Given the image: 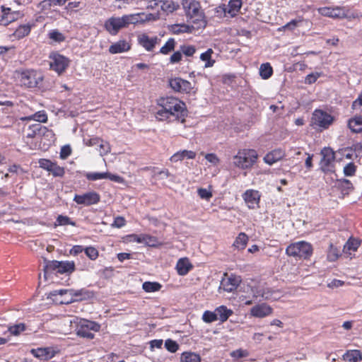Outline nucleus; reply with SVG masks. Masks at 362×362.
<instances>
[{"label":"nucleus","mask_w":362,"mask_h":362,"mask_svg":"<svg viewBox=\"0 0 362 362\" xmlns=\"http://www.w3.org/2000/svg\"><path fill=\"white\" fill-rule=\"evenodd\" d=\"M158 105L160 107H163L171 115L175 117L176 119L183 123L185 120V117L187 115V110L185 104L181 100L173 97L162 98L158 101Z\"/></svg>","instance_id":"obj_1"},{"label":"nucleus","mask_w":362,"mask_h":362,"mask_svg":"<svg viewBox=\"0 0 362 362\" xmlns=\"http://www.w3.org/2000/svg\"><path fill=\"white\" fill-rule=\"evenodd\" d=\"M258 159L257 152L254 149L243 148L233 156L232 165L240 170L250 169Z\"/></svg>","instance_id":"obj_2"},{"label":"nucleus","mask_w":362,"mask_h":362,"mask_svg":"<svg viewBox=\"0 0 362 362\" xmlns=\"http://www.w3.org/2000/svg\"><path fill=\"white\" fill-rule=\"evenodd\" d=\"M182 6L186 15L191 20V22L197 25V28H204L206 21L204 19V14L200 9L199 3L196 0H182Z\"/></svg>","instance_id":"obj_3"},{"label":"nucleus","mask_w":362,"mask_h":362,"mask_svg":"<svg viewBox=\"0 0 362 362\" xmlns=\"http://www.w3.org/2000/svg\"><path fill=\"white\" fill-rule=\"evenodd\" d=\"M18 80L21 86L28 88H33L43 80L42 74L35 69H23L17 71Z\"/></svg>","instance_id":"obj_4"},{"label":"nucleus","mask_w":362,"mask_h":362,"mask_svg":"<svg viewBox=\"0 0 362 362\" xmlns=\"http://www.w3.org/2000/svg\"><path fill=\"white\" fill-rule=\"evenodd\" d=\"M136 20L133 14L124 15L122 17H111L105 23V29L112 35L117 34L119 30L127 27Z\"/></svg>","instance_id":"obj_5"},{"label":"nucleus","mask_w":362,"mask_h":362,"mask_svg":"<svg viewBox=\"0 0 362 362\" xmlns=\"http://www.w3.org/2000/svg\"><path fill=\"white\" fill-rule=\"evenodd\" d=\"M286 253L288 256L308 259L313 254V247L309 243L299 241L288 245Z\"/></svg>","instance_id":"obj_6"},{"label":"nucleus","mask_w":362,"mask_h":362,"mask_svg":"<svg viewBox=\"0 0 362 362\" xmlns=\"http://www.w3.org/2000/svg\"><path fill=\"white\" fill-rule=\"evenodd\" d=\"M333 117L322 110H315L311 118V126L318 130L328 129L332 124Z\"/></svg>","instance_id":"obj_7"},{"label":"nucleus","mask_w":362,"mask_h":362,"mask_svg":"<svg viewBox=\"0 0 362 362\" xmlns=\"http://www.w3.org/2000/svg\"><path fill=\"white\" fill-rule=\"evenodd\" d=\"M74 322L78 325L77 334L88 339H93L94 337L93 332L99 331L100 327L98 323L85 319L76 318Z\"/></svg>","instance_id":"obj_8"},{"label":"nucleus","mask_w":362,"mask_h":362,"mask_svg":"<svg viewBox=\"0 0 362 362\" xmlns=\"http://www.w3.org/2000/svg\"><path fill=\"white\" fill-rule=\"evenodd\" d=\"M75 270V264L73 261H49L46 264L45 272L55 271L59 274H71Z\"/></svg>","instance_id":"obj_9"},{"label":"nucleus","mask_w":362,"mask_h":362,"mask_svg":"<svg viewBox=\"0 0 362 362\" xmlns=\"http://www.w3.org/2000/svg\"><path fill=\"white\" fill-rule=\"evenodd\" d=\"M49 59L50 69L58 74L64 72L69 65V59L57 52L51 53Z\"/></svg>","instance_id":"obj_10"},{"label":"nucleus","mask_w":362,"mask_h":362,"mask_svg":"<svg viewBox=\"0 0 362 362\" xmlns=\"http://www.w3.org/2000/svg\"><path fill=\"white\" fill-rule=\"evenodd\" d=\"M69 289H59L50 291L47 298L52 299L55 303L69 304L74 302V298Z\"/></svg>","instance_id":"obj_11"},{"label":"nucleus","mask_w":362,"mask_h":362,"mask_svg":"<svg viewBox=\"0 0 362 362\" xmlns=\"http://www.w3.org/2000/svg\"><path fill=\"white\" fill-rule=\"evenodd\" d=\"M317 11L320 15L332 18H344L347 16V9L344 6H325L319 8Z\"/></svg>","instance_id":"obj_12"},{"label":"nucleus","mask_w":362,"mask_h":362,"mask_svg":"<svg viewBox=\"0 0 362 362\" xmlns=\"http://www.w3.org/2000/svg\"><path fill=\"white\" fill-rule=\"evenodd\" d=\"M100 200V196L94 191L88 192L83 194H75L74 201L78 204L90 206L98 204Z\"/></svg>","instance_id":"obj_13"},{"label":"nucleus","mask_w":362,"mask_h":362,"mask_svg":"<svg viewBox=\"0 0 362 362\" xmlns=\"http://www.w3.org/2000/svg\"><path fill=\"white\" fill-rule=\"evenodd\" d=\"M38 164L41 168L51 173L54 177H63L65 173L64 168L49 159L40 158Z\"/></svg>","instance_id":"obj_14"},{"label":"nucleus","mask_w":362,"mask_h":362,"mask_svg":"<svg viewBox=\"0 0 362 362\" xmlns=\"http://www.w3.org/2000/svg\"><path fill=\"white\" fill-rule=\"evenodd\" d=\"M169 85L175 91L182 93H188L192 89V84L189 81L180 77L170 79Z\"/></svg>","instance_id":"obj_15"},{"label":"nucleus","mask_w":362,"mask_h":362,"mask_svg":"<svg viewBox=\"0 0 362 362\" xmlns=\"http://www.w3.org/2000/svg\"><path fill=\"white\" fill-rule=\"evenodd\" d=\"M321 155L322 157L320 160L322 170L323 171H330L335 159L334 152L330 148H324L321 151Z\"/></svg>","instance_id":"obj_16"},{"label":"nucleus","mask_w":362,"mask_h":362,"mask_svg":"<svg viewBox=\"0 0 362 362\" xmlns=\"http://www.w3.org/2000/svg\"><path fill=\"white\" fill-rule=\"evenodd\" d=\"M273 313V308L265 303L257 304L250 309V315L257 318H264Z\"/></svg>","instance_id":"obj_17"},{"label":"nucleus","mask_w":362,"mask_h":362,"mask_svg":"<svg viewBox=\"0 0 362 362\" xmlns=\"http://www.w3.org/2000/svg\"><path fill=\"white\" fill-rule=\"evenodd\" d=\"M241 281L240 276L235 275L226 276L221 281L220 288L225 291L232 292L235 291Z\"/></svg>","instance_id":"obj_18"},{"label":"nucleus","mask_w":362,"mask_h":362,"mask_svg":"<svg viewBox=\"0 0 362 362\" xmlns=\"http://www.w3.org/2000/svg\"><path fill=\"white\" fill-rule=\"evenodd\" d=\"M160 39L157 36L150 37L147 34L143 33L138 36V42L146 51H153L155 46L159 42Z\"/></svg>","instance_id":"obj_19"},{"label":"nucleus","mask_w":362,"mask_h":362,"mask_svg":"<svg viewBox=\"0 0 362 362\" xmlns=\"http://www.w3.org/2000/svg\"><path fill=\"white\" fill-rule=\"evenodd\" d=\"M85 177L87 180L91 181H95L98 180L108 179L112 181L119 182L121 180V177L119 175L111 174L108 172L105 173H86Z\"/></svg>","instance_id":"obj_20"},{"label":"nucleus","mask_w":362,"mask_h":362,"mask_svg":"<svg viewBox=\"0 0 362 362\" xmlns=\"http://www.w3.org/2000/svg\"><path fill=\"white\" fill-rule=\"evenodd\" d=\"M243 197L250 209H255L259 204L260 194L257 190L247 189L243 194Z\"/></svg>","instance_id":"obj_21"},{"label":"nucleus","mask_w":362,"mask_h":362,"mask_svg":"<svg viewBox=\"0 0 362 362\" xmlns=\"http://www.w3.org/2000/svg\"><path fill=\"white\" fill-rule=\"evenodd\" d=\"M131 49V43L126 40H119L112 43L109 47V52L112 54L128 52Z\"/></svg>","instance_id":"obj_22"},{"label":"nucleus","mask_w":362,"mask_h":362,"mask_svg":"<svg viewBox=\"0 0 362 362\" xmlns=\"http://www.w3.org/2000/svg\"><path fill=\"white\" fill-rule=\"evenodd\" d=\"M242 6V0H230L228 4H224L223 7H219L224 12L225 15L228 14L230 17H233L238 14Z\"/></svg>","instance_id":"obj_23"},{"label":"nucleus","mask_w":362,"mask_h":362,"mask_svg":"<svg viewBox=\"0 0 362 362\" xmlns=\"http://www.w3.org/2000/svg\"><path fill=\"white\" fill-rule=\"evenodd\" d=\"M33 356L40 360H49L55 356V351L51 347L38 348L31 351Z\"/></svg>","instance_id":"obj_24"},{"label":"nucleus","mask_w":362,"mask_h":362,"mask_svg":"<svg viewBox=\"0 0 362 362\" xmlns=\"http://www.w3.org/2000/svg\"><path fill=\"white\" fill-rule=\"evenodd\" d=\"M253 296L255 298L261 296L265 300H276L280 298V293L278 291H274L269 288H263L262 290L254 292Z\"/></svg>","instance_id":"obj_25"},{"label":"nucleus","mask_w":362,"mask_h":362,"mask_svg":"<svg viewBox=\"0 0 362 362\" xmlns=\"http://www.w3.org/2000/svg\"><path fill=\"white\" fill-rule=\"evenodd\" d=\"M285 152L281 148H277L272 151L271 152L267 153L264 157V161L272 165L277 161L281 160L285 156Z\"/></svg>","instance_id":"obj_26"},{"label":"nucleus","mask_w":362,"mask_h":362,"mask_svg":"<svg viewBox=\"0 0 362 362\" xmlns=\"http://www.w3.org/2000/svg\"><path fill=\"white\" fill-rule=\"evenodd\" d=\"M196 153L192 151L182 150L175 153L170 158L171 162L176 163L185 159H194Z\"/></svg>","instance_id":"obj_27"},{"label":"nucleus","mask_w":362,"mask_h":362,"mask_svg":"<svg viewBox=\"0 0 362 362\" xmlns=\"http://www.w3.org/2000/svg\"><path fill=\"white\" fill-rule=\"evenodd\" d=\"M200 28H197V25L192 23V25L187 24H175L171 26V31L173 33L178 35L180 33H191L194 30L199 29Z\"/></svg>","instance_id":"obj_28"},{"label":"nucleus","mask_w":362,"mask_h":362,"mask_svg":"<svg viewBox=\"0 0 362 362\" xmlns=\"http://www.w3.org/2000/svg\"><path fill=\"white\" fill-rule=\"evenodd\" d=\"M192 265L187 258H180L176 264V270L180 276H185L192 269Z\"/></svg>","instance_id":"obj_29"},{"label":"nucleus","mask_w":362,"mask_h":362,"mask_svg":"<svg viewBox=\"0 0 362 362\" xmlns=\"http://www.w3.org/2000/svg\"><path fill=\"white\" fill-rule=\"evenodd\" d=\"M155 4H160L161 10L166 13H171L180 7L179 4L173 0H160L155 3Z\"/></svg>","instance_id":"obj_30"},{"label":"nucleus","mask_w":362,"mask_h":362,"mask_svg":"<svg viewBox=\"0 0 362 362\" xmlns=\"http://www.w3.org/2000/svg\"><path fill=\"white\" fill-rule=\"evenodd\" d=\"M248 241V235L245 233H240L233 243V247L239 251L243 250L246 247Z\"/></svg>","instance_id":"obj_31"},{"label":"nucleus","mask_w":362,"mask_h":362,"mask_svg":"<svg viewBox=\"0 0 362 362\" xmlns=\"http://www.w3.org/2000/svg\"><path fill=\"white\" fill-rule=\"evenodd\" d=\"M218 320L222 322H226L233 313V310L227 308L225 305H221L215 309Z\"/></svg>","instance_id":"obj_32"},{"label":"nucleus","mask_w":362,"mask_h":362,"mask_svg":"<svg viewBox=\"0 0 362 362\" xmlns=\"http://www.w3.org/2000/svg\"><path fill=\"white\" fill-rule=\"evenodd\" d=\"M27 329V326L24 323H17L11 325L4 332V334L9 332L11 335L18 336Z\"/></svg>","instance_id":"obj_33"},{"label":"nucleus","mask_w":362,"mask_h":362,"mask_svg":"<svg viewBox=\"0 0 362 362\" xmlns=\"http://www.w3.org/2000/svg\"><path fill=\"white\" fill-rule=\"evenodd\" d=\"M214 52L212 49L209 48L206 52H203L200 55V59L205 62L204 67L209 68L212 67L215 63V60L213 59L212 55Z\"/></svg>","instance_id":"obj_34"},{"label":"nucleus","mask_w":362,"mask_h":362,"mask_svg":"<svg viewBox=\"0 0 362 362\" xmlns=\"http://www.w3.org/2000/svg\"><path fill=\"white\" fill-rule=\"evenodd\" d=\"M349 129L355 133L362 132V116H356L349 121Z\"/></svg>","instance_id":"obj_35"},{"label":"nucleus","mask_w":362,"mask_h":362,"mask_svg":"<svg viewBox=\"0 0 362 362\" xmlns=\"http://www.w3.org/2000/svg\"><path fill=\"white\" fill-rule=\"evenodd\" d=\"M344 358L349 362H360L362 361V352L357 349L349 350L345 353Z\"/></svg>","instance_id":"obj_36"},{"label":"nucleus","mask_w":362,"mask_h":362,"mask_svg":"<svg viewBox=\"0 0 362 362\" xmlns=\"http://www.w3.org/2000/svg\"><path fill=\"white\" fill-rule=\"evenodd\" d=\"M74 298V302L88 299L90 297V293L86 289L74 290L69 289Z\"/></svg>","instance_id":"obj_37"},{"label":"nucleus","mask_w":362,"mask_h":362,"mask_svg":"<svg viewBox=\"0 0 362 362\" xmlns=\"http://www.w3.org/2000/svg\"><path fill=\"white\" fill-rule=\"evenodd\" d=\"M39 134H42L43 138L49 142L48 144L54 143L56 140L54 132L45 127H42L39 129Z\"/></svg>","instance_id":"obj_38"},{"label":"nucleus","mask_w":362,"mask_h":362,"mask_svg":"<svg viewBox=\"0 0 362 362\" xmlns=\"http://www.w3.org/2000/svg\"><path fill=\"white\" fill-rule=\"evenodd\" d=\"M31 30V26L29 24L20 25L13 33V36L17 39H21L27 36Z\"/></svg>","instance_id":"obj_39"},{"label":"nucleus","mask_w":362,"mask_h":362,"mask_svg":"<svg viewBox=\"0 0 362 362\" xmlns=\"http://www.w3.org/2000/svg\"><path fill=\"white\" fill-rule=\"evenodd\" d=\"M23 119L24 120H34L39 122H46L47 120V115L44 110L38 111L35 114L25 117Z\"/></svg>","instance_id":"obj_40"},{"label":"nucleus","mask_w":362,"mask_h":362,"mask_svg":"<svg viewBox=\"0 0 362 362\" xmlns=\"http://www.w3.org/2000/svg\"><path fill=\"white\" fill-rule=\"evenodd\" d=\"M340 250L332 243L329 244L327 259L329 262H335L339 257Z\"/></svg>","instance_id":"obj_41"},{"label":"nucleus","mask_w":362,"mask_h":362,"mask_svg":"<svg viewBox=\"0 0 362 362\" xmlns=\"http://www.w3.org/2000/svg\"><path fill=\"white\" fill-rule=\"evenodd\" d=\"M360 245V241L354 239L350 238L347 243L345 244L344 247V250L345 252H349V255H351V251L355 252L357 250L358 247Z\"/></svg>","instance_id":"obj_42"},{"label":"nucleus","mask_w":362,"mask_h":362,"mask_svg":"<svg viewBox=\"0 0 362 362\" xmlns=\"http://www.w3.org/2000/svg\"><path fill=\"white\" fill-rule=\"evenodd\" d=\"M273 69L269 63L262 64L259 68V74L263 79H268L271 77Z\"/></svg>","instance_id":"obj_43"},{"label":"nucleus","mask_w":362,"mask_h":362,"mask_svg":"<svg viewBox=\"0 0 362 362\" xmlns=\"http://www.w3.org/2000/svg\"><path fill=\"white\" fill-rule=\"evenodd\" d=\"M182 362H200L201 358L199 354L192 352H185L181 356Z\"/></svg>","instance_id":"obj_44"},{"label":"nucleus","mask_w":362,"mask_h":362,"mask_svg":"<svg viewBox=\"0 0 362 362\" xmlns=\"http://www.w3.org/2000/svg\"><path fill=\"white\" fill-rule=\"evenodd\" d=\"M162 286L158 282L146 281L143 284L142 288L147 293L158 291Z\"/></svg>","instance_id":"obj_45"},{"label":"nucleus","mask_w":362,"mask_h":362,"mask_svg":"<svg viewBox=\"0 0 362 362\" xmlns=\"http://www.w3.org/2000/svg\"><path fill=\"white\" fill-rule=\"evenodd\" d=\"M130 238L132 240L139 243H146L151 244L153 240V238L148 235H131Z\"/></svg>","instance_id":"obj_46"},{"label":"nucleus","mask_w":362,"mask_h":362,"mask_svg":"<svg viewBox=\"0 0 362 362\" xmlns=\"http://www.w3.org/2000/svg\"><path fill=\"white\" fill-rule=\"evenodd\" d=\"M49 38L56 42H64L66 39L64 35L57 30H52L48 33Z\"/></svg>","instance_id":"obj_47"},{"label":"nucleus","mask_w":362,"mask_h":362,"mask_svg":"<svg viewBox=\"0 0 362 362\" xmlns=\"http://www.w3.org/2000/svg\"><path fill=\"white\" fill-rule=\"evenodd\" d=\"M175 41L173 38H170L166 43L160 48V52L163 54H168L174 50Z\"/></svg>","instance_id":"obj_48"},{"label":"nucleus","mask_w":362,"mask_h":362,"mask_svg":"<svg viewBox=\"0 0 362 362\" xmlns=\"http://www.w3.org/2000/svg\"><path fill=\"white\" fill-rule=\"evenodd\" d=\"M66 225L75 226L76 223L74 221H72L68 216L59 215L57 218L54 226H57Z\"/></svg>","instance_id":"obj_49"},{"label":"nucleus","mask_w":362,"mask_h":362,"mask_svg":"<svg viewBox=\"0 0 362 362\" xmlns=\"http://www.w3.org/2000/svg\"><path fill=\"white\" fill-rule=\"evenodd\" d=\"M202 320L206 323H211L218 320V317L216 315L215 310L214 312L206 310L203 313Z\"/></svg>","instance_id":"obj_50"},{"label":"nucleus","mask_w":362,"mask_h":362,"mask_svg":"<svg viewBox=\"0 0 362 362\" xmlns=\"http://www.w3.org/2000/svg\"><path fill=\"white\" fill-rule=\"evenodd\" d=\"M84 252L86 256L91 260H95L98 257V251L94 247L90 246L85 247Z\"/></svg>","instance_id":"obj_51"},{"label":"nucleus","mask_w":362,"mask_h":362,"mask_svg":"<svg viewBox=\"0 0 362 362\" xmlns=\"http://www.w3.org/2000/svg\"><path fill=\"white\" fill-rule=\"evenodd\" d=\"M356 166L354 163H349L344 167V174L345 176L351 177L355 175Z\"/></svg>","instance_id":"obj_52"},{"label":"nucleus","mask_w":362,"mask_h":362,"mask_svg":"<svg viewBox=\"0 0 362 362\" xmlns=\"http://www.w3.org/2000/svg\"><path fill=\"white\" fill-rule=\"evenodd\" d=\"M339 186L342 189L344 193L348 194L349 191L354 189L352 183L346 179L339 180Z\"/></svg>","instance_id":"obj_53"},{"label":"nucleus","mask_w":362,"mask_h":362,"mask_svg":"<svg viewBox=\"0 0 362 362\" xmlns=\"http://www.w3.org/2000/svg\"><path fill=\"white\" fill-rule=\"evenodd\" d=\"M156 117L159 120H165L170 118L171 116L163 107H160L155 112Z\"/></svg>","instance_id":"obj_54"},{"label":"nucleus","mask_w":362,"mask_h":362,"mask_svg":"<svg viewBox=\"0 0 362 362\" xmlns=\"http://www.w3.org/2000/svg\"><path fill=\"white\" fill-rule=\"evenodd\" d=\"M165 347L170 352L175 353L178 349L179 346L176 341L169 339L165 341Z\"/></svg>","instance_id":"obj_55"},{"label":"nucleus","mask_w":362,"mask_h":362,"mask_svg":"<svg viewBox=\"0 0 362 362\" xmlns=\"http://www.w3.org/2000/svg\"><path fill=\"white\" fill-rule=\"evenodd\" d=\"M204 157L214 166L218 165L220 163V159L215 153H206Z\"/></svg>","instance_id":"obj_56"},{"label":"nucleus","mask_w":362,"mask_h":362,"mask_svg":"<svg viewBox=\"0 0 362 362\" xmlns=\"http://www.w3.org/2000/svg\"><path fill=\"white\" fill-rule=\"evenodd\" d=\"M99 153L100 156H104L110 152V146L109 143L104 142L103 140L99 143Z\"/></svg>","instance_id":"obj_57"},{"label":"nucleus","mask_w":362,"mask_h":362,"mask_svg":"<svg viewBox=\"0 0 362 362\" xmlns=\"http://www.w3.org/2000/svg\"><path fill=\"white\" fill-rule=\"evenodd\" d=\"M180 49L187 57H192L196 52L195 47L193 45H183L180 47Z\"/></svg>","instance_id":"obj_58"},{"label":"nucleus","mask_w":362,"mask_h":362,"mask_svg":"<svg viewBox=\"0 0 362 362\" xmlns=\"http://www.w3.org/2000/svg\"><path fill=\"white\" fill-rule=\"evenodd\" d=\"M197 193L202 199L205 200H209L210 198L212 197L211 192L204 188L198 189Z\"/></svg>","instance_id":"obj_59"},{"label":"nucleus","mask_w":362,"mask_h":362,"mask_svg":"<svg viewBox=\"0 0 362 362\" xmlns=\"http://www.w3.org/2000/svg\"><path fill=\"white\" fill-rule=\"evenodd\" d=\"M230 356L234 358H240L247 356L248 352L246 350L237 349L232 351Z\"/></svg>","instance_id":"obj_60"},{"label":"nucleus","mask_w":362,"mask_h":362,"mask_svg":"<svg viewBox=\"0 0 362 362\" xmlns=\"http://www.w3.org/2000/svg\"><path fill=\"white\" fill-rule=\"evenodd\" d=\"M320 76V74L316 72V73H312L310 74H308L305 80V83L308 84H312L315 83L317 79Z\"/></svg>","instance_id":"obj_61"},{"label":"nucleus","mask_w":362,"mask_h":362,"mask_svg":"<svg viewBox=\"0 0 362 362\" xmlns=\"http://www.w3.org/2000/svg\"><path fill=\"white\" fill-rule=\"evenodd\" d=\"M71 149L69 146H64L60 151V158L62 159L66 158L71 155Z\"/></svg>","instance_id":"obj_62"},{"label":"nucleus","mask_w":362,"mask_h":362,"mask_svg":"<svg viewBox=\"0 0 362 362\" xmlns=\"http://www.w3.org/2000/svg\"><path fill=\"white\" fill-rule=\"evenodd\" d=\"M125 219L122 216H117L115 218L112 226L116 228H122L125 225Z\"/></svg>","instance_id":"obj_63"},{"label":"nucleus","mask_w":362,"mask_h":362,"mask_svg":"<svg viewBox=\"0 0 362 362\" xmlns=\"http://www.w3.org/2000/svg\"><path fill=\"white\" fill-rule=\"evenodd\" d=\"M182 57V55L181 52H179V51L175 52L171 55V57L170 58V62L171 64L177 63L181 61Z\"/></svg>","instance_id":"obj_64"}]
</instances>
